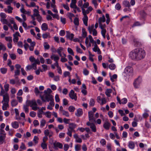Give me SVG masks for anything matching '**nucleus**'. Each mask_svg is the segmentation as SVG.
Segmentation results:
<instances>
[{"instance_id":"f257e3e1","label":"nucleus","mask_w":151,"mask_h":151,"mask_svg":"<svg viewBox=\"0 0 151 151\" xmlns=\"http://www.w3.org/2000/svg\"><path fill=\"white\" fill-rule=\"evenodd\" d=\"M145 55V52L143 49L137 48L132 50L129 53V56L133 60H139L143 59Z\"/></svg>"},{"instance_id":"f03ea898","label":"nucleus","mask_w":151,"mask_h":151,"mask_svg":"<svg viewBox=\"0 0 151 151\" xmlns=\"http://www.w3.org/2000/svg\"><path fill=\"white\" fill-rule=\"evenodd\" d=\"M41 99L43 102H49L51 100H53V96L50 94H44L42 96H40Z\"/></svg>"},{"instance_id":"7ed1b4c3","label":"nucleus","mask_w":151,"mask_h":151,"mask_svg":"<svg viewBox=\"0 0 151 151\" xmlns=\"http://www.w3.org/2000/svg\"><path fill=\"white\" fill-rule=\"evenodd\" d=\"M76 127V125L73 123H70L69 124L68 128V132L67 134L70 137L72 136V132H75V131L74 129Z\"/></svg>"},{"instance_id":"20e7f679","label":"nucleus","mask_w":151,"mask_h":151,"mask_svg":"<svg viewBox=\"0 0 151 151\" xmlns=\"http://www.w3.org/2000/svg\"><path fill=\"white\" fill-rule=\"evenodd\" d=\"M133 71V68L130 66L127 67L124 70V72L129 76L132 75Z\"/></svg>"},{"instance_id":"39448f33","label":"nucleus","mask_w":151,"mask_h":151,"mask_svg":"<svg viewBox=\"0 0 151 151\" xmlns=\"http://www.w3.org/2000/svg\"><path fill=\"white\" fill-rule=\"evenodd\" d=\"M86 125L89 126L90 128L91 129L92 131L93 132H96V127L93 123H91L89 122H87Z\"/></svg>"},{"instance_id":"423d86ee","label":"nucleus","mask_w":151,"mask_h":151,"mask_svg":"<svg viewBox=\"0 0 151 151\" xmlns=\"http://www.w3.org/2000/svg\"><path fill=\"white\" fill-rule=\"evenodd\" d=\"M54 148L56 150H58V148L60 149H62L63 145L62 143L58 142H55L53 143Z\"/></svg>"},{"instance_id":"0eeeda50","label":"nucleus","mask_w":151,"mask_h":151,"mask_svg":"<svg viewBox=\"0 0 151 151\" xmlns=\"http://www.w3.org/2000/svg\"><path fill=\"white\" fill-rule=\"evenodd\" d=\"M69 96L70 98L72 99H74L76 101L77 96L76 94L75 93L74 91L73 90H71L69 93Z\"/></svg>"},{"instance_id":"6e6552de","label":"nucleus","mask_w":151,"mask_h":151,"mask_svg":"<svg viewBox=\"0 0 151 151\" xmlns=\"http://www.w3.org/2000/svg\"><path fill=\"white\" fill-rule=\"evenodd\" d=\"M3 97V100L1 102L2 103H3L4 101L5 102L4 103H9V97L7 92H6Z\"/></svg>"},{"instance_id":"1a4fd4ad","label":"nucleus","mask_w":151,"mask_h":151,"mask_svg":"<svg viewBox=\"0 0 151 151\" xmlns=\"http://www.w3.org/2000/svg\"><path fill=\"white\" fill-rule=\"evenodd\" d=\"M141 82V79L140 78H138L136 79L133 83L134 86L135 88H138Z\"/></svg>"},{"instance_id":"9d476101","label":"nucleus","mask_w":151,"mask_h":151,"mask_svg":"<svg viewBox=\"0 0 151 151\" xmlns=\"http://www.w3.org/2000/svg\"><path fill=\"white\" fill-rule=\"evenodd\" d=\"M26 104H27L28 106H30L31 107H32L34 106L37 105L36 102L35 100H33L32 101L27 100L26 101Z\"/></svg>"},{"instance_id":"9b49d317","label":"nucleus","mask_w":151,"mask_h":151,"mask_svg":"<svg viewBox=\"0 0 151 151\" xmlns=\"http://www.w3.org/2000/svg\"><path fill=\"white\" fill-rule=\"evenodd\" d=\"M0 21L3 24H7L12 30L13 29V27L11 24V23L9 22L6 19H0Z\"/></svg>"},{"instance_id":"f8f14e48","label":"nucleus","mask_w":151,"mask_h":151,"mask_svg":"<svg viewBox=\"0 0 151 151\" xmlns=\"http://www.w3.org/2000/svg\"><path fill=\"white\" fill-rule=\"evenodd\" d=\"M94 113L91 111H89L88 113V116L89 121L90 122H92L93 120L95 121L94 118L93 117Z\"/></svg>"},{"instance_id":"ddd939ff","label":"nucleus","mask_w":151,"mask_h":151,"mask_svg":"<svg viewBox=\"0 0 151 151\" xmlns=\"http://www.w3.org/2000/svg\"><path fill=\"white\" fill-rule=\"evenodd\" d=\"M83 114L82 109L81 108L78 109L77 110V112L75 113V115L78 117L81 116Z\"/></svg>"},{"instance_id":"4468645a","label":"nucleus","mask_w":151,"mask_h":151,"mask_svg":"<svg viewBox=\"0 0 151 151\" xmlns=\"http://www.w3.org/2000/svg\"><path fill=\"white\" fill-rule=\"evenodd\" d=\"M8 9L5 8L4 9V11L8 13L11 14L12 13V10L13 9V8L10 6H7Z\"/></svg>"},{"instance_id":"2eb2a0df","label":"nucleus","mask_w":151,"mask_h":151,"mask_svg":"<svg viewBox=\"0 0 151 151\" xmlns=\"http://www.w3.org/2000/svg\"><path fill=\"white\" fill-rule=\"evenodd\" d=\"M10 22L11 24H13V27L14 29L16 30H18V27L15 22L13 18L11 17V19H10Z\"/></svg>"},{"instance_id":"dca6fc26","label":"nucleus","mask_w":151,"mask_h":151,"mask_svg":"<svg viewBox=\"0 0 151 151\" xmlns=\"http://www.w3.org/2000/svg\"><path fill=\"white\" fill-rule=\"evenodd\" d=\"M50 58L53 60H54L56 62H58V61L59 59V57L58 55H56L55 54H52L50 56Z\"/></svg>"},{"instance_id":"f3484780","label":"nucleus","mask_w":151,"mask_h":151,"mask_svg":"<svg viewBox=\"0 0 151 151\" xmlns=\"http://www.w3.org/2000/svg\"><path fill=\"white\" fill-rule=\"evenodd\" d=\"M93 50L95 52H97L98 54H101V52L100 50L96 44H95L94 46V47L93 48Z\"/></svg>"},{"instance_id":"a211bd4d","label":"nucleus","mask_w":151,"mask_h":151,"mask_svg":"<svg viewBox=\"0 0 151 151\" xmlns=\"http://www.w3.org/2000/svg\"><path fill=\"white\" fill-rule=\"evenodd\" d=\"M128 146L129 148L131 149H133L134 148L135 145L133 142L130 141L128 143Z\"/></svg>"},{"instance_id":"6ab92c4d","label":"nucleus","mask_w":151,"mask_h":151,"mask_svg":"<svg viewBox=\"0 0 151 151\" xmlns=\"http://www.w3.org/2000/svg\"><path fill=\"white\" fill-rule=\"evenodd\" d=\"M110 126V124L108 121L105 122L104 125V127L106 130H108Z\"/></svg>"},{"instance_id":"aec40b11","label":"nucleus","mask_w":151,"mask_h":151,"mask_svg":"<svg viewBox=\"0 0 151 151\" xmlns=\"http://www.w3.org/2000/svg\"><path fill=\"white\" fill-rule=\"evenodd\" d=\"M20 12L23 13L24 14H29V12L28 11H27L25 10L24 8V6L23 5H22L21 6V8L20 9Z\"/></svg>"},{"instance_id":"412c9836","label":"nucleus","mask_w":151,"mask_h":151,"mask_svg":"<svg viewBox=\"0 0 151 151\" xmlns=\"http://www.w3.org/2000/svg\"><path fill=\"white\" fill-rule=\"evenodd\" d=\"M16 78L17 79L16 81L14 79H11L9 80V83L12 84L14 85L16 83H19V80L18 79V77H16Z\"/></svg>"},{"instance_id":"4be33fe9","label":"nucleus","mask_w":151,"mask_h":151,"mask_svg":"<svg viewBox=\"0 0 151 151\" xmlns=\"http://www.w3.org/2000/svg\"><path fill=\"white\" fill-rule=\"evenodd\" d=\"M134 45L135 47H138L140 45V43L137 39L134 38L133 40Z\"/></svg>"},{"instance_id":"5701e85b","label":"nucleus","mask_w":151,"mask_h":151,"mask_svg":"<svg viewBox=\"0 0 151 151\" xmlns=\"http://www.w3.org/2000/svg\"><path fill=\"white\" fill-rule=\"evenodd\" d=\"M74 34L71 33L70 34L68 32H67L66 36V37L70 40H72L74 37Z\"/></svg>"},{"instance_id":"b1692460","label":"nucleus","mask_w":151,"mask_h":151,"mask_svg":"<svg viewBox=\"0 0 151 151\" xmlns=\"http://www.w3.org/2000/svg\"><path fill=\"white\" fill-rule=\"evenodd\" d=\"M82 20L85 25L86 26H87L88 17L87 16H84V17L83 18Z\"/></svg>"},{"instance_id":"393cba45","label":"nucleus","mask_w":151,"mask_h":151,"mask_svg":"<svg viewBox=\"0 0 151 151\" xmlns=\"http://www.w3.org/2000/svg\"><path fill=\"white\" fill-rule=\"evenodd\" d=\"M11 124L13 128L14 129H17L19 127L18 123V122L16 121L12 122Z\"/></svg>"},{"instance_id":"a878e982","label":"nucleus","mask_w":151,"mask_h":151,"mask_svg":"<svg viewBox=\"0 0 151 151\" xmlns=\"http://www.w3.org/2000/svg\"><path fill=\"white\" fill-rule=\"evenodd\" d=\"M82 37H80V38L81 40H83V38H85L87 35L86 32L85 31L84 29H82Z\"/></svg>"},{"instance_id":"bb28decb","label":"nucleus","mask_w":151,"mask_h":151,"mask_svg":"<svg viewBox=\"0 0 151 151\" xmlns=\"http://www.w3.org/2000/svg\"><path fill=\"white\" fill-rule=\"evenodd\" d=\"M112 90L111 89H107L105 92L106 95L108 97H110V93H112Z\"/></svg>"},{"instance_id":"cd10ccee","label":"nucleus","mask_w":151,"mask_h":151,"mask_svg":"<svg viewBox=\"0 0 151 151\" xmlns=\"http://www.w3.org/2000/svg\"><path fill=\"white\" fill-rule=\"evenodd\" d=\"M41 28L42 30L46 31L48 29V26L47 24L45 23H43L41 26Z\"/></svg>"},{"instance_id":"c85d7f7f","label":"nucleus","mask_w":151,"mask_h":151,"mask_svg":"<svg viewBox=\"0 0 151 151\" xmlns=\"http://www.w3.org/2000/svg\"><path fill=\"white\" fill-rule=\"evenodd\" d=\"M9 106L8 103H4L2 106V109L3 110H6L7 109V108Z\"/></svg>"},{"instance_id":"c756f323","label":"nucleus","mask_w":151,"mask_h":151,"mask_svg":"<svg viewBox=\"0 0 151 151\" xmlns=\"http://www.w3.org/2000/svg\"><path fill=\"white\" fill-rule=\"evenodd\" d=\"M82 13L84 16H87V14H89L90 12L89 11V10L88 9L85 10V9L82 8Z\"/></svg>"},{"instance_id":"7c9ffc66","label":"nucleus","mask_w":151,"mask_h":151,"mask_svg":"<svg viewBox=\"0 0 151 151\" xmlns=\"http://www.w3.org/2000/svg\"><path fill=\"white\" fill-rule=\"evenodd\" d=\"M29 106L26 104V105H23V109L25 113H28L29 112V110L28 107Z\"/></svg>"},{"instance_id":"2f4dec72","label":"nucleus","mask_w":151,"mask_h":151,"mask_svg":"<svg viewBox=\"0 0 151 151\" xmlns=\"http://www.w3.org/2000/svg\"><path fill=\"white\" fill-rule=\"evenodd\" d=\"M123 4L126 7H129L130 6L129 1H124L123 2Z\"/></svg>"},{"instance_id":"473e14b6","label":"nucleus","mask_w":151,"mask_h":151,"mask_svg":"<svg viewBox=\"0 0 151 151\" xmlns=\"http://www.w3.org/2000/svg\"><path fill=\"white\" fill-rule=\"evenodd\" d=\"M105 21V18L104 16V15L102 17H100L99 19V22L101 23L102 22H104Z\"/></svg>"},{"instance_id":"72a5a7b5","label":"nucleus","mask_w":151,"mask_h":151,"mask_svg":"<svg viewBox=\"0 0 151 151\" xmlns=\"http://www.w3.org/2000/svg\"><path fill=\"white\" fill-rule=\"evenodd\" d=\"M41 147L43 150L47 149V144L45 142H43L41 144Z\"/></svg>"},{"instance_id":"f704fd0d","label":"nucleus","mask_w":151,"mask_h":151,"mask_svg":"<svg viewBox=\"0 0 151 151\" xmlns=\"http://www.w3.org/2000/svg\"><path fill=\"white\" fill-rule=\"evenodd\" d=\"M9 84L5 83V84L4 86V87L5 91L6 92H7V91H9Z\"/></svg>"},{"instance_id":"c9c22d12","label":"nucleus","mask_w":151,"mask_h":151,"mask_svg":"<svg viewBox=\"0 0 151 151\" xmlns=\"http://www.w3.org/2000/svg\"><path fill=\"white\" fill-rule=\"evenodd\" d=\"M33 11L34 12L33 15H34V16L37 17L40 15L39 14V12L36 9H34L33 10Z\"/></svg>"},{"instance_id":"e433bc0d","label":"nucleus","mask_w":151,"mask_h":151,"mask_svg":"<svg viewBox=\"0 0 151 151\" xmlns=\"http://www.w3.org/2000/svg\"><path fill=\"white\" fill-rule=\"evenodd\" d=\"M106 103V100L105 98H103L101 99V101L100 102V104L101 106L103 105Z\"/></svg>"},{"instance_id":"4c0bfd02","label":"nucleus","mask_w":151,"mask_h":151,"mask_svg":"<svg viewBox=\"0 0 151 151\" xmlns=\"http://www.w3.org/2000/svg\"><path fill=\"white\" fill-rule=\"evenodd\" d=\"M44 48L45 49H49L50 47L49 45L48 44L47 42H45L43 45Z\"/></svg>"},{"instance_id":"58836bf2","label":"nucleus","mask_w":151,"mask_h":151,"mask_svg":"<svg viewBox=\"0 0 151 151\" xmlns=\"http://www.w3.org/2000/svg\"><path fill=\"white\" fill-rule=\"evenodd\" d=\"M0 16L1 17V19H5L7 17L6 15L4 13L1 12L0 14Z\"/></svg>"},{"instance_id":"ea45409f","label":"nucleus","mask_w":151,"mask_h":151,"mask_svg":"<svg viewBox=\"0 0 151 151\" xmlns=\"http://www.w3.org/2000/svg\"><path fill=\"white\" fill-rule=\"evenodd\" d=\"M24 48L26 51H27L28 50V48L29 47V46L28 44L26 42V40H24Z\"/></svg>"},{"instance_id":"a19ab883","label":"nucleus","mask_w":151,"mask_h":151,"mask_svg":"<svg viewBox=\"0 0 151 151\" xmlns=\"http://www.w3.org/2000/svg\"><path fill=\"white\" fill-rule=\"evenodd\" d=\"M75 109V107L72 106H70L68 108L69 111L70 112H74Z\"/></svg>"},{"instance_id":"79ce46f5","label":"nucleus","mask_w":151,"mask_h":151,"mask_svg":"<svg viewBox=\"0 0 151 151\" xmlns=\"http://www.w3.org/2000/svg\"><path fill=\"white\" fill-rule=\"evenodd\" d=\"M0 71L1 73L3 74H5L7 71V69L6 68H1L0 69Z\"/></svg>"},{"instance_id":"37998d69","label":"nucleus","mask_w":151,"mask_h":151,"mask_svg":"<svg viewBox=\"0 0 151 151\" xmlns=\"http://www.w3.org/2000/svg\"><path fill=\"white\" fill-rule=\"evenodd\" d=\"M11 104L12 106H15L17 105L18 102L17 100H13L12 101Z\"/></svg>"},{"instance_id":"c03bdc74","label":"nucleus","mask_w":151,"mask_h":151,"mask_svg":"<svg viewBox=\"0 0 151 151\" xmlns=\"http://www.w3.org/2000/svg\"><path fill=\"white\" fill-rule=\"evenodd\" d=\"M115 65L113 63H111L109 65V68L111 70H114L115 68Z\"/></svg>"},{"instance_id":"a18cd8bd","label":"nucleus","mask_w":151,"mask_h":151,"mask_svg":"<svg viewBox=\"0 0 151 151\" xmlns=\"http://www.w3.org/2000/svg\"><path fill=\"white\" fill-rule=\"evenodd\" d=\"M94 29L93 24H92L91 26H89L88 27V30L90 33H91L92 31Z\"/></svg>"},{"instance_id":"49530a36","label":"nucleus","mask_w":151,"mask_h":151,"mask_svg":"<svg viewBox=\"0 0 151 151\" xmlns=\"http://www.w3.org/2000/svg\"><path fill=\"white\" fill-rule=\"evenodd\" d=\"M32 132L35 134H40L41 132V131L40 129L38 130L37 129H34L33 130Z\"/></svg>"},{"instance_id":"de8ad7c7","label":"nucleus","mask_w":151,"mask_h":151,"mask_svg":"<svg viewBox=\"0 0 151 151\" xmlns=\"http://www.w3.org/2000/svg\"><path fill=\"white\" fill-rule=\"evenodd\" d=\"M0 50H2L3 51L5 50H6V47L5 46L2 44L0 42Z\"/></svg>"},{"instance_id":"09e8293b","label":"nucleus","mask_w":151,"mask_h":151,"mask_svg":"<svg viewBox=\"0 0 151 151\" xmlns=\"http://www.w3.org/2000/svg\"><path fill=\"white\" fill-rule=\"evenodd\" d=\"M42 37L44 39H46L50 37V34L49 33L43 34L42 35Z\"/></svg>"},{"instance_id":"8fccbe9b","label":"nucleus","mask_w":151,"mask_h":151,"mask_svg":"<svg viewBox=\"0 0 151 151\" xmlns=\"http://www.w3.org/2000/svg\"><path fill=\"white\" fill-rule=\"evenodd\" d=\"M89 105L91 106H93L95 104V101L93 99H91L89 101Z\"/></svg>"},{"instance_id":"3c124183","label":"nucleus","mask_w":151,"mask_h":151,"mask_svg":"<svg viewBox=\"0 0 151 151\" xmlns=\"http://www.w3.org/2000/svg\"><path fill=\"white\" fill-rule=\"evenodd\" d=\"M63 115L64 116H65L67 117H69V112L65 111H63V112H62Z\"/></svg>"},{"instance_id":"603ef678","label":"nucleus","mask_w":151,"mask_h":151,"mask_svg":"<svg viewBox=\"0 0 151 151\" xmlns=\"http://www.w3.org/2000/svg\"><path fill=\"white\" fill-rule=\"evenodd\" d=\"M89 3L88 2L84 3L82 6H81V9H82V8L84 9V8H87L89 6Z\"/></svg>"},{"instance_id":"864d4df0","label":"nucleus","mask_w":151,"mask_h":151,"mask_svg":"<svg viewBox=\"0 0 151 151\" xmlns=\"http://www.w3.org/2000/svg\"><path fill=\"white\" fill-rule=\"evenodd\" d=\"M46 123V121L45 120L43 119L40 122V126L41 127H44Z\"/></svg>"},{"instance_id":"5fc2aeb1","label":"nucleus","mask_w":151,"mask_h":151,"mask_svg":"<svg viewBox=\"0 0 151 151\" xmlns=\"http://www.w3.org/2000/svg\"><path fill=\"white\" fill-rule=\"evenodd\" d=\"M43 112V111H42V110H39L38 111V112L37 113L38 116L39 118H41L42 117V114Z\"/></svg>"},{"instance_id":"6e6d98bb","label":"nucleus","mask_w":151,"mask_h":151,"mask_svg":"<svg viewBox=\"0 0 151 151\" xmlns=\"http://www.w3.org/2000/svg\"><path fill=\"white\" fill-rule=\"evenodd\" d=\"M74 23L75 25H79V19L78 18H76L74 19Z\"/></svg>"},{"instance_id":"4d7b16f0","label":"nucleus","mask_w":151,"mask_h":151,"mask_svg":"<svg viewBox=\"0 0 151 151\" xmlns=\"http://www.w3.org/2000/svg\"><path fill=\"white\" fill-rule=\"evenodd\" d=\"M68 52L71 55H74V52L73 51V50L70 48L68 47Z\"/></svg>"},{"instance_id":"13d9d810","label":"nucleus","mask_w":151,"mask_h":151,"mask_svg":"<svg viewBox=\"0 0 151 151\" xmlns=\"http://www.w3.org/2000/svg\"><path fill=\"white\" fill-rule=\"evenodd\" d=\"M52 92V91L51 89L50 88H47L46 90H45L44 91V94H50V93Z\"/></svg>"},{"instance_id":"bf43d9fd","label":"nucleus","mask_w":151,"mask_h":151,"mask_svg":"<svg viewBox=\"0 0 151 151\" xmlns=\"http://www.w3.org/2000/svg\"><path fill=\"white\" fill-rule=\"evenodd\" d=\"M92 3L94 5L95 8H97L98 6V4L96 0H92Z\"/></svg>"},{"instance_id":"052dcab7","label":"nucleus","mask_w":151,"mask_h":151,"mask_svg":"<svg viewBox=\"0 0 151 151\" xmlns=\"http://www.w3.org/2000/svg\"><path fill=\"white\" fill-rule=\"evenodd\" d=\"M5 135H0V143H3V141L5 139Z\"/></svg>"},{"instance_id":"680f3d73","label":"nucleus","mask_w":151,"mask_h":151,"mask_svg":"<svg viewBox=\"0 0 151 151\" xmlns=\"http://www.w3.org/2000/svg\"><path fill=\"white\" fill-rule=\"evenodd\" d=\"M140 15L142 18H144L146 17V14L144 11H142L140 12Z\"/></svg>"},{"instance_id":"e2e57ef3","label":"nucleus","mask_w":151,"mask_h":151,"mask_svg":"<svg viewBox=\"0 0 151 151\" xmlns=\"http://www.w3.org/2000/svg\"><path fill=\"white\" fill-rule=\"evenodd\" d=\"M45 116L48 118H50L51 117V112L50 111H47L45 113Z\"/></svg>"},{"instance_id":"0e129e2a","label":"nucleus","mask_w":151,"mask_h":151,"mask_svg":"<svg viewBox=\"0 0 151 151\" xmlns=\"http://www.w3.org/2000/svg\"><path fill=\"white\" fill-rule=\"evenodd\" d=\"M36 115V112L34 111H31L29 114V115L32 117H34Z\"/></svg>"},{"instance_id":"69168bd1","label":"nucleus","mask_w":151,"mask_h":151,"mask_svg":"<svg viewBox=\"0 0 151 151\" xmlns=\"http://www.w3.org/2000/svg\"><path fill=\"white\" fill-rule=\"evenodd\" d=\"M100 143L102 145L104 146L106 145V142L105 139H101Z\"/></svg>"},{"instance_id":"338daca9","label":"nucleus","mask_w":151,"mask_h":151,"mask_svg":"<svg viewBox=\"0 0 151 151\" xmlns=\"http://www.w3.org/2000/svg\"><path fill=\"white\" fill-rule=\"evenodd\" d=\"M83 73L85 76L88 75L89 73V71L86 69L84 68L83 69Z\"/></svg>"},{"instance_id":"774afa93","label":"nucleus","mask_w":151,"mask_h":151,"mask_svg":"<svg viewBox=\"0 0 151 151\" xmlns=\"http://www.w3.org/2000/svg\"><path fill=\"white\" fill-rule=\"evenodd\" d=\"M10 56L12 59L14 60L16 58V56L15 54H11L9 55Z\"/></svg>"}]
</instances>
